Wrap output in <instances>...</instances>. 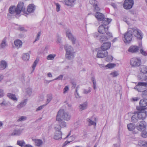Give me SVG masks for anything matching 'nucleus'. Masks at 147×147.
<instances>
[{
    "label": "nucleus",
    "instance_id": "nucleus-1",
    "mask_svg": "<svg viewBox=\"0 0 147 147\" xmlns=\"http://www.w3.org/2000/svg\"><path fill=\"white\" fill-rule=\"evenodd\" d=\"M9 11L11 14H13L16 13V14H19L22 11L25 16L28 14L26 11L24 3L21 2L18 3L16 8L14 6H11L9 9Z\"/></svg>",
    "mask_w": 147,
    "mask_h": 147
},
{
    "label": "nucleus",
    "instance_id": "nucleus-2",
    "mask_svg": "<svg viewBox=\"0 0 147 147\" xmlns=\"http://www.w3.org/2000/svg\"><path fill=\"white\" fill-rule=\"evenodd\" d=\"M70 118L71 116L69 114L65 112L63 109H60L58 112L56 120L58 121H60L62 119L68 121L70 119Z\"/></svg>",
    "mask_w": 147,
    "mask_h": 147
},
{
    "label": "nucleus",
    "instance_id": "nucleus-3",
    "mask_svg": "<svg viewBox=\"0 0 147 147\" xmlns=\"http://www.w3.org/2000/svg\"><path fill=\"white\" fill-rule=\"evenodd\" d=\"M134 89L138 92H143L147 90V83L139 82L134 87Z\"/></svg>",
    "mask_w": 147,
    "mask_h": 147
},
{
    "label": "nucleus",
    "instance_id": "nucleus-4",
    "mask_svg": "<svg viewBox=\"0 0 147 147\" xmlns=\"http://www.w3.org/2000/svg\"><path fill=\"white\" fill-rule=\"evenodd\" d=\"M132 35L131 29L128 30L124 34L123 40L125 43H129L131 42L132 40Z\"/></svg>",
    "mask_w": 147,
    "mask_h": 147
},
{
    "label": "nucleus",
    "instance_id": "nucleus-5",
    "mask_svg": "<svg viewBox=\"0 0 147 147\" xmlns=\"http://www.w3.org/2000/svg\"><path fill=\"white\" fill-rule=\"evenodd\" d=\"M141 63V60L140 57H134L130 60V64L133 67H139Z\"/></svg>",
    "mask_w": 147,
    "mask_h": 147
},
{
    "label": "nucleus",
    "instance_id": "nucleus-6",
    "mask_svg": "<svg viewBox=\"0 0 147 147\" xmlns=\"http://www.w3.org/2000/svg\"><path fill=\"white\" fill-rule=\"evenodd\" d=\"M66 53V57L69 59L74 58V52H73V49L71 46L67 47L66 46H65Z\"/></svg>",
    "mask_w": 147,
    "mask_h": 147
},
{
    "label": "nucleus",
    "instance_id": "nucleus-7",
    "mask_svg": "<svg viewBox=\"0 0 147 147\" xmlns=\"http://www.w3.org/2000/svg\"><path fill=\"white\" fill-rule=\"evenodd\" d=\"M132 34L134 35L138 39H142L143 35L141 31L138 29L136 28H134L131 29Z\"/></svg>",
    "mask_w": 147,
    "mask_h": 147
},
{
    "label": "nucleus",
    "instance_id": "nucleus-8",
    "mask_svg": "<svg viewBox=\"0 0 147 147\" xmlns=\"http://www.w3.org/2000/svg\"><path fill=\"white\" fill-rule=\"evenodd\" d=\"M133 0H125L123 4V7L125 9H129L131 8L134 4Z\"/></svg>",
    "mask_w": 147,
    "mask_h": 147
},
{
    "label": "nucleus",
    "instance_id": "nucleus-9",
    "mask_svg": "<svg viewBox=\"0 0 147 147\" xmlns=\"http://www.w3.org/2000/svg\"><path fill=\"white\" fill-rule=\"evenodd\" d=\"M140 107L137 108L138 110H143L146 109V107L147 106V99H142L140 101Z\"/></svg>",
    "mask_w": 147,
    "mask_h": 147
},
{
    "label": "nucleus",
    "instance_id": "nucleus-10",
    "mask_svg": "<svg viewBox=\"0 0 147 147\" xmlns=\"http://www.w3.org/2000/svg\"><path fill=\"white\" fill-rule=\"evenodd\" d=\"M106 36H103L101 37L100 39L101 42L105 41L110 40L113 37V36L111 33L109 31H107L106 33Z\"/></svg>",
    "mask_w": 147,
    "mask_h": 147
},
{
    "label": "nucleus",
    "instance_id": "nucleus-11",
    "mask_svg": "<svg viewBox=\"0 0 147 147\" xmlns=\"http://www.w3.org/2000/svg\"><path fill=\"white\" fill-rule=\"evenodd\" d=\"M139 111L137 113L138 118L140 119H145L147 116V112L144 110H138Z\"/></svg>",
    "mask_w": 147,
    "mask_h": 147
},
{
    "label": "nucleus",
    "instance_id": "nucleus-12",
    "mask_svg": "<svg viewBox=\"0 0 147 147\" xmlns=\"http://www.w3.org/2000/svg\"><path fill=\"white\" fill-rule=\"evenodd\" d=\"M111 46V43L109 42L103 43L100 47V49L102 51H106L110 49Z\"/></svg>",
    "mask_w": 147,
    "mask_h": 147
},
{
    "label": "nucleus",
    "instance_id": "nucleus-13",
    "mask_svg": "<svg viewBox=\"0 0 147 147\" xmlns=\"http://www.w3.org/2000/svg\"><path fill=\"white\" fill-rule=\"evenodd\" d=\"M146 123L144 121H142L138 125H137V129L140 131L146 130Z\"/></svg>",
    "mask_w": 147,
    "mask_h": 147
},
{
    "label": "nucleus",
    "instance_id": "nucleus-14",
    "mask_svg": "<svg viewBox=\"0 0 147 147\" xmlns=\"http://www.w3.org/2000/svg\"><path fill=\"white\" fill-rule=\"evenodd\" d=\"M108 27L104 26L103 25L100 26L98 28V31L101 34L105 33L108 31Z\"/></svg>",
    "mask_w": 147,
    "mask_h": 147
},
{
    "label": "nucleus",
    "instance_id": "nucleus-15",
    "mask_svg": "<svg viewBox=\"0 0 147 147\" xmlns=\"http://www.w3.org/2000/svg\"><path fill=\"white\" fill-rule=\"evenodd\" d=\"M108 55L107 51H99L97 53V57L99 58H102L107 56Z\"/></svg>",
    "mask_w": 147,
    "mask_h": 147
},
{
    "label": "nucleus",
    "instance_id": "nucleus-16",
    "mask_svg": "<svg viewBox=\"0 0 147 147\" xmlns=\"http://www.w3.org/2000/svg\"><path fill=\"white\" fill-rule=\"evenodd\" d=\"M59 125H57L55 127V130H60L61 128L64 127H66V123L63 121L62 120L60 121H58Z\"/></svg>",
    "mask_w": 147,
    "mask_h": 147
},
{
    "label": "nucleus",
    "instance_id": "nucleus-17",
    "mask_svg": "<svg viewBox=\"0 0 147 147\" xmlns=\"http://www.w3.org/2000/svg\"><path fill=\"white\" fill-rule=\"evenodd\" d=\"M139 50V47L135 45H132L128 49V51L129 52L135 53L138 52Z\"/></svg>",
    "mask_w": 147,
    "mask_h": 147
},
{
    "label": "nucleus",
    "instance_id": "nucleus-18",
    "mask_svg": "<svg viewBox=\"0 0 147 147\" xmlns=\"http://www.w3.org/2000/svg\"><path fill=\"white\" fill-rule=\"evenodd\" d=\"M94 16L96 19L99 21L102 20L105 18V16L103 14L98 11L96 12Z\"/></svg>",
    "mask_w": 147,
    "mask_h": 147
},
{
    "label": "nucleus",
    "instance_id": "nucleus-19",
    "mask_svg": "<svg viewBox=\"0 0 147 147\" xmlns=\"http://www.w3.org/2000/svg\"><path fill=\"white\" fill-rule=\"evenodd\" d=\"M56 131L55 135L54 136V138L56 140H59L61 138L62 134L61 132L59 130Z\"/></svg>",
    "mask_w": 147,
    "mask_h": 147
},
{
    "label": "nucleus",
    "instance_id": "nucleus-20",
    "mask_svg": "<svg viewBox=\"0 0 147 147\" xmlns=\"http://www.w3.org/2000/svg\"><path fill=\"white\" fill-rule=\"evenodd\" d=\"M102 23L103 24L102 25L106 27H107V25L109 24L111 21V20L109 18H105L101 20Z\"/></svg>",
    "mask_w": 147,
    "mask_h": 147
},
{
    "label": "nucleus",
    "instance_id": "nucleus-21",
    "mask_svg": "<svg viewBox=\"0 0 147 147\" xmlns=\"http://www.w3.org/2000/svg\"><path fill=\"white\" fill-rule=\"evenodd\" d=\"M66 35L68 37L69 39L72 40L73 43L74 44L76 39L69 32V30H67V31Z\"/></svg>",
    "mask_w": 147,
    "mask_h": 147
},
{
    "label": "nucleus",
    "instance_id": "nucleus-22",
    "mask_svg": "<svg viewBox=\"0 0 147 147\" xmlns=\"http://www.w3.org/2000/svg\"><path fill=\"white\" fill-rule=\"evenodd\" d=\"M35 9V6L33 4H30L27 7V11L29 13L33 12Z\"/></svg>",
    "mask_w": 147,
    "mask_h": 147
},
{
    "label": "nucleus",
    "instance_id": "nucleus-23",
    "mask_svg": "<svg viewBox=\"0 0 147 147\" xmlns=\"http://www.w3.org/2000/svg\"><path fill=\"white\" fill-rule=\"evenodd\" d=\"M7 66V63L4 61L2 60L0 64V69L3 70L5 69Z\"/></svg>",
    "mask_w": 147,
    "mask_h": 147
},
{
    "label": "nucleus",
    "instance_id": "nucleus-24",
    "mask_svg": "<svg viewBox=\"0 0 147 147\" xmlns=\"http://www.w3.org/2000/svg\"><path fill=\"white\" fill-rule=\"evenodd\" d=\"M140 70L141 73L144 74H147V66L146 65L141 66L140 67Z\"/></svg>",
    "mask_w": 147,
    "mask_h": 147
},
{
    "label": "nucleus",
    "instance_id": "nucleus-25",
    "mask_svg": "<svg viewBox=\"0 0 147 147\" xmlns=\"http://www.w3.org/2000/svg\"><path fill=\"white\" fill-rule=\"evenodd\" d=\"M15 45L18 48H19L22 45V42L20 40H15L14 42Z\"/></svg>",
    "mask_w": 147,
    "mask_h": 147
},
{
    "label": "nucleus",
    "instance_id": "nucleus-26",
    "mask_svg": "<svg viewBox=\"0 0 147 147\" xmlns=\"http://www.w3.org/2000/svg\"><path fill=\"white\" fill-rule=\"evenodd\" d=\"M34 141L35 145L37 146H39L41 145L42 143V141L40 139H33Z\"/></svg>",
    "mask_w": 147,
    "mask_h": 147
},
{
    "label": "nucleus",
    "instance_id": "nucleus-27",
    "mask_svg": "<svg viewBox=\"0 0 147 147\" xmlns=\"http://www.w3.org/2000/svg\"><path fill=\"white\" fill-rule=\"evenodd\" d=\"M7 95L9 98L13 100L16 101L17 100V99L15 95L14 94L10 93H8L7 94Z\"/></svg>",
    "mask_w": 147,
    "mask_h": 147
},
{
    "label": "nucleus",
    "instance_id": "nucleus-28",
    "mask_svg": "<svg viewBox=\"0 0 147 147\" xmlns=\"http://www.w3.org/2000/svg\"><path fill=\"white\" fill-rule=\"evenodd\" d=\"M76 0H66L65 1V4L67 5L71 6L76 1Z\"/></svg>",
    "mask_w": 147,
    "mask_h": 147
},
{
    "label": "nucleus",
    "instance_id": "nucleus-29",
    "mask_svg": "<svg viewBox=\"0 0 147 147\" xmlns=\"http://www.w3.org/2000/svg\"><path fill=\"white\" fill-rule=\"evenodd\" d=\"M127 127L129 131H133L135 128L134 125L132 123H130L127 125Z\"/></svg>",
    "mask_w": 147,
    "mask_h": 147
},
{
    "label": "nucleus",
    "instance_id": "nucleus-30",
    "mask_svg": "<svg viewBox=\"0 0 147 147\" xmlns=\"http://www.w3.org/2000/svg\"><path fill=\"white\" fill-rule=\"evenodd\" d=\"M115 64L113 63H109L105 66V67H108V68L111 69L114 68L116 66Z\"/></svg>",
    "mask_w": 147,
    "mask_h": 147
},
{
    "label": "nucleus",
    "instance_id": "nucleus-31",
    "mask_svg": "<svg viewBox=\"0 0 147 147\" xmlns=\"http://www.w3.org/2000/svg\"><path fill=\"white\" fill-rule=\"evenodd\" d=\"M137 112L134 113V115L131 117V119L132 122H135L137 121V119L136 117L137 116Z\"/></svg>",
    "mask_w": 147,
    "mask_h": 147
},
{
    "label": "nucleus",
    "instance_id": "nucleus-32",
    "mask_svg": "<svg viewBox=\"0 0 147 147\" xmlns=\"http://www.w3.org/2000/svg\"><path fill=\"white\" fill-rule=\"evenodd\" d=\"M141 135L143 138H145L147 137V132L145 130L142 131Z\"/></svg>",
    "mask_w": 147,
    "mask_h": 147
},
{
    "label": "nucleus",
    "instance_id": "nucleus-33",
    "mask_svg": "<svg viewBox=\"0 0 147 147\" xmlns=\"http://www.w3.org/2000/svg\"><path fill=\"white\" fill-rule=\"evenodd\" d=\"M17 144L20 146L23 147L25 145V143L23 140H18Z\"/></svg>",
    "mask_w": 147,
    "mask_h": 147
},
{
    "label": "nucleus",
    "instance_id": "nucleus-34",
    "mask_svg": "<svg viewBox=\"0 0 147 147\" xmlns=\"http://www.w3.org/2000/svg\"><path fill=\"white\" fill-rule=\"evenodd\" d=\"M55 56L56 55L55 54H51L47 56V59L48 60H53Z\"/></svg>",
    "mask_w": 147,
    "mask_h": 147
},
{
    "label": "nucleus",
    "instance_id": "nucleus-35",
    "mask_svg": "<svg viewBox=\"0 0 147 147\" xmlns=\"http://www.w3.org/2000/svg\"><path fill=\"white\" fill-rule=\"evenodd\" d=\"M23 59L25 61H27L29 58V56L28 54H24L22 57Z\"/></svg>",
    "mask_w": 147,
    "mask_h": 147
},
{
    "label": "nucleus",
    "instance_id": "nucleus-36",
    "mask_svg": "<svg viewBox=\"0 0 147 147\" xmlns=\"http://www.w3.org/2000/svg\"><path fill=\"white\" fill-rule=\"evenodd\" d=\"M21 133V131L20 130H15L12 133V135H19Z\"/></svg>",
    "mask_w": 147,
    "mask_h": 147
},
{
    "label": "nucleus",
    "instance_id": "nucleus-37",
    "mask_svg": "<svg viewBox=\"0 0 147 147\" xmlns=\"http://www.w3.org/2000/svg\"><path fill=\"white\" fill-rule=\"evenodd\" d=\"M110 75L113 77H115L119 75V74L118 72L116 71H114L113 72L111 73Z\"/></svg>",
    "mask_w": 147,
    "mask_h": 147
},
{
    "label": "nucleus",
    "instance_id": "nucleus-38",
    "mask_svg": "<svg viewBox=\"0 0 147 147\" xmlns=\"http://www.w3.org/2000/svg\"><path fill=\"white\" fill-rule=\"evenodd\" d=\"M90 3L93 6L96 5L98 3L97 1L95 0H90L89 1Z\"/></svg>",
    "mask_w": 147,
    "mask_h": 147
},
{
    "label": "nucleus",
    "instance_id": "nucleus-39",
    "mask_svg": "<svg viewBox=\"0 0 147 147\" xmlns=\"http://www.w3.org/2000/svg\"><path fill=\"white\" fill-rule=\"evenodd\" d=\"M113 58L111 55L108 56L106 58V60L107 62H110L113 60Z\"/></svg>",
    "mask_w": 147,
    "mask_h": 147
},
{
    "label": "nucleus",
    "instance_id": "nucleus-40",
    "mask_svg": "<svg viewBox=\"0 0 147 147\" xmlns=\"http://www.w3.org/2000/svg\"><path fill=\"white\" fill-rule=\"evenodd\" d=\"M87 121L89 122V125H94L95 126L96 125V123L95 122L92 121L91 119H88Z\"/></svg>",
    "mask_w": 147,
    "mask_h": 147
},
{
    "label": "nucleus",
    "instance_id": "nucleus-41",
    "mask_svg": "<svg viewBox=\"0 0 147 147\" xmlns=\"http://www.w3.org/2000/svg\"><path fill=\"white\" fill-rule=\"evenodd\" d=\"M6 45L5 40H3L2 43H1L0 46V47L1 48H3L5 47V46Z\"/></svg>",
    "mask_w": 147,
    "mask_h": 147
},
{
    "label": "nucleus",
    "instance_id": "nucleus-42",
    "mask_svg": "<svg viewBox=\"0 0 147 147\" xmlns=\"http://www.w3.org/2000/svg\"><path fill=\"white\" fill-rule=\"evenodd\" d=\"M55 4L56 6V11L57 12H58L60 10L61 6L58 3H55Z\"/></svg>",
    "mask_w": 147,
    "mask_h": 147
},
{
    "label": "nucleus",
    "instance_id": "nucleus-43",
    "mask_svg": "<svg viewBox=\"0 0 147 147\" xmlns=\"http://www.w3.org/2000/svg\"><path fill=\"white\" fill-rule=\"evenodd\" d=\"M87 105L86 104H84L82 105H80L79 106V107L80 109L82 110H83L86 108Z\"/></svg>",
    "mask_w": 147,
    "mask_h": 147
},
{
    "label": "nucleus",
    "instance_id": "nucleus-44",
    "mask_svg": "<svg viewBox=\"0 0 147 147\" xmlns=\"http://www.w3.org/2000/svg\"><path fill=\"white\" fill-rule=\"evenodd\" d=\"M26 117L22 116L20 117L17 121H22L26 120Z\"/></svg>",
    "mask_w": 147,
    "mask_h": 147
},
{
    "label": "nucleus",
    "instance_id": "nucleus-45",
    "mask_svg": "<svg viewBox=\"0 0 147 147\" xmlns=\"http://www.w3.org/2000/svg\"><path fill=\"white\" fill-rule=\"evenodd\" d=\"M38 59H36L35 61L34 62V63L33 64V66H32V68L33 69H34L35 67L36 66V64L38 63Z\"/></svg>",
    "mask_w": 147,
    "mask_h": 147
},
{
    "label": "nucleus",
    "instance_id": "nucleus-46",
    "mask_svg": "<svg viewBox=\"0 0 147 147\" xmlns=\"http://www.w3.org/2000/svg\"><path fill=\"white\" fill-rule=\"evenodd\" d=\"M140 53L143 55L146 56L147 55V53L143 49H141L140 50Z\"/></svg>",
    "mask_w": 147,
    "mask_h": 147
},
{
    "label": "nucleus",
    "instance_id": "nucleus-47",
    "mask_svg": "<svg viewBox=\"0 0 147 147\" xmlns=\"http://www.w3.org/2000/svg\"><path fill=\"white\" fill-rule=\"evenodd\" d=\"M93 7H94V11H99L100 10V8L98 7V3Z\"/></svg>",
    "mask_w": 147,
    "mask_h": 147
},
{
    "label": "nucleus",
    "instance_id": "nucleus-48",
    "mask_svg": "<svg viewBox=\"0 0 147 147\" xmlns=\"http://www.w3.org/2000/svg\"><path fill=\"white\" fill-rule=\"evenodd\" d=\"M69 90V88L68 86H66L63 89V93L64 94L66 92Z\"/></svg>",
    "mask_w": 147,
    "mask_h": 147
},
{
    "label": "nucleus",
    "instance_id": "nucleus-49",
    "mask_svg": "<svg viewBox=\"0 0 147 147\" xmlns=\"http://www.w3.org/2000/svg\"><path fill=\"white\" fill-rule=\"evenodd\" d=\"M142 146L147 147V142L146 141H143L142 142Z\"/></svg>",
    "mask_w": 147,
    "mask_h": 147
},
{
    "label": "nucleus",
    "instance_id": "nucleus-50",
    "mask_svg": "<svg viewBox=\"0 0 147 147\" xmlns=\"http://www.w3.org/2000/svg\"><path fill=\"white\" fill-rule=\"evenodd\" d=\"M92 81L93 84V87L94 89H95L96 88V82L94 81V78L93 77H92Z\"/></svg>",
    "mask_w": 147,
    "mask_h": 147
},
{
    "label": "nucleus",
    "instance_id": "nucleus-51",
    "mask_svg": "<svg viewBox=\"0 0 147 147\" xmlns=\"http://www.w3.org/2000/svg\"><path fill=\"white\" fill-rule=\"evenodd\" d=\"M40 34H41V32H38V34H37V36L36 39H35V40L34 42H35L36 41H37L39 40V38L40 37Z\"/></svg>",
    "mask_w": 147,
    "mask_h": 147
},
{
    "label": "nucleus",
    "instance_id": "nucleus-52",
    "mask_svg": "<svg viewBox=\"0 0 147 147\" xmlns=\"http://www.w3.org/2000/svg\"><path fill=\"white\" fill-rule=\"evenodd\" d=\"M91 91V89L89 88L87 90H85L84 91V93L85 94H87L90 92Z\"/></svg>",
    "mask_w": 147,
    "mask_h": 147
},
{
    "label": "nucleus",
    "instance_id": "nucleus-53",
    "mask_svg": "<svg viewBox=\"0 0 147 147\" xmlns=\"http://www.w3.org/2000/svg\"><path fill=\"white\" fill-rule=\"evenodd\" d=\"M26 104L25 102H23L21 103L19 105H18V107H22L23 105H25Z\"/></svg>",
    "mask_w": 147,
    "mask_h": 147
},
{
    "label": "nucleus",
    "instance_id": "nucleus-54",
    "mask_svg": "<svg viewBox=\"0 0 147 147\" xmlns=\"http://www.w3.org/2000/svg\"><path fill=\"white\" fill-rule=\"evenodd\" d=\"M118 40L117 38H115L113 40H112L111 41L113 43H115L117 42Z\"/></svg>",
    "mask_w": 147,
    "mask_h": 147
},
{
    "label": "nucleus",
    "instance_id": "nucleus-55",
    "mask_svg": "<svg viewBox=\"0 0 147 147\" xmlns=\"http://www.w3.org/2000/svg\"><path fill=\"white\" fill-rule=\"evenodd\" d=\"M3 90L2 89H0V97L3 96Z\"/></svg>",
    "mask_w": 147,
    "mask_h": 147
},
{
    "label": "nucleus",
    "instance_id": "nucleus-56",
    "mask_svg": "<svg viewBox=\"0 0 147 147\" xmlns=\"http://www.w3.org/2000/svg\"><path fill=\"white\" fill-rule=\"evenodd\" d=\"M142 94L144 96L147 97V91L146 90L144 92H143Z\"/></svg>",
    "mask_w": 147,
    "mask_h": 147
},
{
    "label": "nucleus",
    "instance_id": "nucleus-57",
    "mask_svg": "<svg viewBox=\"0 0 147 147\" xmlns=\"http://www.w3.org/2000/svg\"><path fill=\"white\" fill-rule=\"evenodd\" d=\"M76 94H75L76 97L77 98H79L80 97V96L79 95V94H78V93L77 92V89H76Z\"/></svg>",
    "mask_w": 147,
    "mask_h": 147
},
{
    "label": "nucleus",
    "instance_id": "nucleus-58",
    "mask_svg": "<svg viewBox=\"0 0 147 147\" xmlns=\"http://www.w3.org/2000/svg\"><path fill=\"white\" fill-rule=\"evenodd\" d=\"M111 5L114 8H117V5H116L114 3H112L111 4Z\"/></svg>",
    "mask_w": 147,
    "mask_h": 147
},
{
    "label": "nucleus",
    "instance_id": "nucleus-59",
    "mask_svg": "<svg viewBox=\"0 0 147 147\" xmlns=\"http://www.w3.org/2000/svg\"><path fill=\"white\" fill-rule=\"evenodd\" d=\"M42 107H43V106H40L39 107H38L36 110V111H38L41 109H42Z\"/></svg>",
    "mask_w": 147,
    "mask_h": 147
},
{
    "label": "nucleus",
    "instance_id": "nucleus-60",
    "mask_svg": "<svg viewBox=\"0 0 147 147\" xmlns=\"http://www.w3.org/2000/svg\"><path fill=\"white\" fill-rule=\"evenodd\" d=\"M138 99L137 98H132V100L134 101H136L138 100Z\"/></svg>",
    "mask_w": 147,
    "mask_h": 147
},
{
    "label": "nucleus",
    "instance_id": "nucleus-61",
    "mask_svg": "<svg viewBox=\"0 0 147 147\" xmlns=\"http://www.w3.org/2000/svg\"><path fill=\"white\" fill-rule=\"evenodd\" d=\"M47 75H48V76L49 77H51L52 76V75L51 73H49Z\"/></svg>",
    "mask_w": 147,
    "mask_h": 147
},
{
    "label": "nucleus",
    "instance_id": "nucleus-62",
    "mask_svg": "<svg viewBox=\"0 0 147 147\" xmlns=\"http://www.w3.org/2000/svg\"><path fill=\"white\" fill-rule=\"evenodd\" d=\"M24 147H33L31 145H29V144H27L26 145L24 146Z\"/></svg>",
    "mask_w": 147,
    "mask_h": 147
},
{
    "label": "nucleus",
    "instance_id": "nucleus-63",
    "mask_svg": "<svg viewBox=\"0 0 147 147\" xmlns=\"http://www.w3.org/2000/svg\"><path fill=\"white\" fill-rule=\"evenodd\" d=\"M5 105V103L4 101H3L1 104V105L2 106Z\"/></svg>",
    "mask_w": 147,
    "mask_h": 147
},
{
    "label": "nucleus",
    "instance_id": "nucleus-64",
    "mask_svg": "<svg viewBox=\"0 0 147 147\" xmlns=\"http://www.w3.org/2000/svg\"><path fill=\"white\" fill-rule=\"evenodd\" d=\"M19 29H20V30L21 31H23L24 30V28L23 27H21Z\"/></svg>",
    "mask_w": 147,
    "mask_h": 147
}]
</instances>
